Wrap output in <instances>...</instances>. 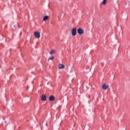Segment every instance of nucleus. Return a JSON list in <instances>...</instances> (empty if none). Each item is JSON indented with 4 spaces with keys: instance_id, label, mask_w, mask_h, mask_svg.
<instances>
[{
    "instance_id": "6",
    "label": "nucleus",
    "mask_w": 130,
    "mask_h": 130,
    "mask_svg": "<svg viewBox=\"0 0 130 130\" xmlns=\"http://www.w3.org/2000/svg\"><path fill=\"white\" fill-rule=\"evenodd\" d=\"M59 70H61L62 69H64V64H59L58 67Z\"/></svg>"
},
{
    "instance_id": "4",
    "label": "nucleus",
    "mask_w": 130,
    "mask_h": 130,
    "mask_svg": "<svg viewBox=\"0 0 130 130\" xmlns=\"http://www.w3.org/2000/svg\"><path fill=\"white\" fill-rule=\"evenodd\" d=\"M54 100H55V97L54 95H51L49 98V101H54Z\"/></svg>"
},
{
    "instance_id": "10",
    "label": "nucleus",
    "mask_w": 130,
    "mask_h": 130,
    "mask_svg": "<svg viewBox=\"0 0 130 130\" xmlns=\"http://www.w3.org/2000/svg\"><path fill=\"white\" fill-rule=\"evenodd\" d=\"M54 59V56H52V57H49L48 59V61L49 60H53Z\"/></svg>"
},
{
    "instance_id": "5",
    "label": "nucleus",
    "mask_w": 130,
    "mask_h": 130,
    "mask_svg": "<svg viewBox=\"0 0 130 130\" xmlns=\"http://www.w3.org/2000/svg\"><path fill=\"white\" fill-rule=\"evenodd\" d=\"M109 87V86H108L107 84H104L103 85H102V89H103V90H107Z\"/></svg>"
},
{
    "instance_id": "3",
    "label": "nucleus",
    "mask_w": 130,
    "mask_h": 130,
    "mask_svg": "<svg viewBox=\"0 0 130 130\" xmlns=\"http://www.w3.org/2000/svg\"><path fill=\"white\" fill-rule=\"evenodd\" d=\"M34 35L36 38H40V34L39 32L36 31L34 33Z\"/></svg>"
},
{
    "instance_id": "2",
    "label": "nucleus",
    "mask_w": 130,
    "mask_h": 130,
    "mask_svg": "<svg viewBox=\"0 0 130 130\" xmlns=\"http://www.w3.org/2000/svg\"><path fill=\"white\" fill-rule=\"evenodd\" d=\"M72 36H76L77 35V28H74L72 30Z\"/></svg>"
},
{
    "instance_id": "8",
    "label": "nucleus",
    "mask_w": 130,
    "mask_h": 130,
    "mask_svg": "<svg viewBox=\"0 0 130 130\" xmlns=\"http://www.w3.org/2000/svg\"><path fill=\"white\" fill-rule=\"evenodd\" d=\"M54 53H56V50L54 49L51 50L50 52V54H51V55L52 54H54Z\"/></svg>"
},
{
    "instance_id": "1",
    "label": "nucleus",
    "mask_w": 130,
    "mask_h": 130,
    "mask_svg": "<svg viewBox=\"0 0 130 130\" xmlns=\"http://www.w3.org/2000/svg\"><path fill=\"white\" fill-rule=\"evenodd\" d=\"M77 33L78 34H79V35H82L84 34V29H83L81 28H78L77 30Z\"/></svg>"
},
{
    "instance_id": "12",
    "label": "nucleus",
    "mask_w": 130,
    "mask_h": 130,
    "mask_svg": "<svg viewBox=\"0 0 130 130\" xmlns=\"http://www.w3.org/2000/svg\"><path fill=\"white\" fill-rule=\"evenodd\" d=\"M5 123H7V121H5Z\"/></svg>"
},
{
    "instance_id": "7",
    "label": "nucleus",
    "mask_w": 130,
    "mask_h": 130,
    "mask_svg": "<svg viewBox=\"0 0 130 130\" xmlns=\"http://www.w3.org/2000/svg\"><path fill=\"white\" fill-rule=\"evenodd\" d=\"M41 100L42 101H46V95L43 94L41 97Z\"/></svg>"
},
{
    "instance_id": "9",
    "label": "nucleus",
    "mask_w": 130,
    "mask_h": 130,
    "mask_svg": "<svg viewBox=\"0 0 130 130\" xmlns=\"http://www.w3.org/2000/svg\"><path fill=\"white\" fill-rule=\"evenodd\" d=\"M49 19V16L46 15V16H45L43 18V21H47V19Z\"/></svg>"
},
{
    "instance_id": "11",
    "label": "nucleus",
    "mask_w": 130,
    "mask_h": 130,
    "mask_svg": "<svg viewBox=\"0 0 130 130\" xmlns=\"http://www.w3.org/2000/svg\"><path fill=\"white\" fill-rule=\"evenodd\" d=\"M107 2V0H103V5H106Z\"/></svg>"
},
{
    "instance_id": "13",
    "label": "nucleus",
    "mask_w": 130,
    "mask_h": 130,
    "mask_svg": "<svg viewBox=\"0 0 130 130\" xmlns=\"http://www.w3.org/2000/svg\"><path fill=\"white\" fill-rule=\"evenodd\" d=\"M14 27H16V26H15V25H14Z\"/></svg>"
}]
</instances>
